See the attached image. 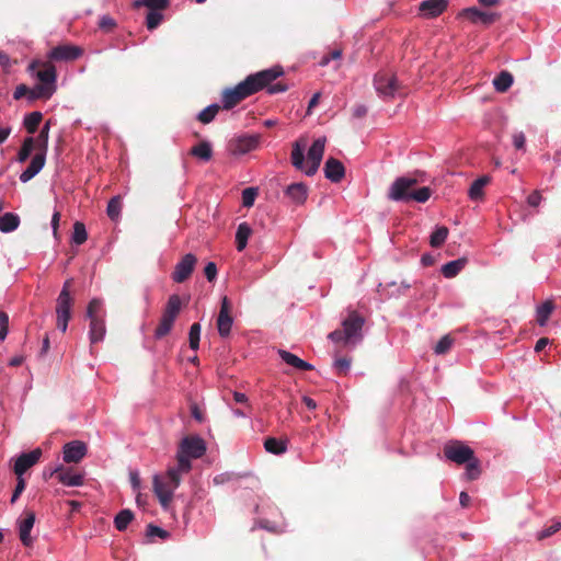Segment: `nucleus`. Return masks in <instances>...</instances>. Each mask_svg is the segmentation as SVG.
<instances>
[{
	"mask_svg": "<svg viewBox=\"0 0 561 561\" xmlns=\"http://www.w3.org/2000/svg\"><path fill=\"white\" fill-rule=\"evenodd\" d=\"M284 75L282 66H274L270 69L261 70L256 73L248 76L243 81L238 83L236 87L226 89L222 92V107L225 110H231L241 101L245 100L250 95L267 89L270 94L282 93L288 90V85L284 82L273 83L277 78Z\"/></svg>",
	"mask_w": 561,
	"mask_h": 561,
	"instance_id": "f257e3e1",
	"label": "nucleus"
},
{
	"mask_svg": "<svg viewBox=\"0 0 561 561\" xmlns=\"http://www.w3.org/2000/svg\"><path fill=\"white\" fill-rule=\"evenodd\" d=\"M325 137H320L316 139L307 153V162L305 163V149L306 142L302 140H297L293 145L290 160L291 164L300 171H304L306 175L311 176L314 175L321 164L324 148H325Z\"/></svg>",
	"mask_w": 561,
	"mask_h": 561,
	"instance_id": "f03ea898",
	"label": "nucleus"
},
{
	"mask_svg": "<svg viewBox=\"0 0 561 561\" xmlns=\"http://www.w3.org/2000/svg\"><path fill=\"white\" fill-rule=\"evenodd\" d=\"M416 184V179L407 176L398 178L389 188L388 198L396 202H427L432 191L426 186L414 190L413 187Z\"/></svg>",
	"mask_w": 561,
	"mask_h": 561,
	"instance_id": "7ed1b4c3",
	"label": "nucleus"
},
{
	"mask_svg": "<svg viewBox=\"0 0 561 561\" xmlns=\"http://www.w3.org/2000/svg\"><path fill=\"white\" fill-rule=\"evenodd\" d=\"M365 319L357 312L351 311L342 322V329H336L329 334V339L342 345H354L362 340V329Z\"/></svg>",
	"mask_w": 561,
	"mask_h": 561,
	"instance_id": "20e7f679",
	"label": "nucleus"
},
{
	"mask_svg": "<svg viewBox=\"0 0 561 561\" xmlns=\"http://www.w3.org/2000/svg\"><path fill=\"white\" fill-rule=\"evenodd\" d=\"M206 453V444L203 438L196 435L185 436L178 449L176 460L180 471L190 472L192 469L191 459H198Z\"/></svg>",
	"mask_w": 561,
	"mask_h": 561,
	"instance_id": "39448f33",
	"label": "nucleus"
},
{
	"mask_svg": "<svg viewBox=\"0 0 561 561\" xmlns=\"http://www.w3.org/2000/svg\"><path fill=\"white\" fill-rule=\"evenodd\" d=\"M182 472L178 467L169 468L164 476L153 477V492L162 507L167 508L173 500V492L181 483Z\"/></svg>",
	"mask_w": 561,
	"mask_h": 561,
	"instance_id": "423d86ee",
	"label": "nucleus"
},
{
	"mask_svg": "<svg viewBox=\"0 0 561 561\" xmlns=\"http://www.w3.org/2000/svg\"><path fill=\"white\" fill-rule=\"evenodd\" d=\"M85 317L89 320V339L91 344L103 341L106 333V311L101 299L93 298L89 302Z\"/></svg>",
	"mask_w": 561,
	"mask_h": 561,
	"instance_id": "0eeeda50",
	"label": "nucleus"
},
{
	"mask_svg": "<svg viewBox=\"0 0 561 561\" xmlns=\"http://www.w3.org/2000/svg\"><path fill=\"white\" fill-rule=\"evenodd\" d=\"M39 84L35 87L33 98L49 99L56 91V68L50 62H44L43 69L36 73Z\"/></svg>",
	"mask_w": 561,
	"mask_h": 561,
	"instance_id": "6e6552de",
	"label": "nucleus"
},
{
	"mask_svg": "<svg viewBox=\"0 0 561 561\" xmlns=\"http://www.w3.org/2000/svg\"><path fill=\"white\" fill-rule=\"evenodd\" d=\"M70 284L71 279L65 282L64 287L57 298L56 325L61 332H66L68 322L71 319V308L73 305V298L70 296Z\"/></svg>",
	"mask_w": 561,
	"mask_h": 561,
	"instance_id": "1a4fd4ad",
	"label": "nucleus"
},
{
	"mask_svg": "<svg viewBox=\"0 0 561 561\" xmlns=\"http://www.w3.org/2000/svg\"><path fill=\"white\" fill-rule=\"evenodd\" d=\"M445 457L457 465L467 463L474 457V451L462 442L453 440L444 447Z\"/></svg>",
	"mask_w": 561,
	"mask_h": 561,
	"instance_id": "9d476101",
	"label": "nucleus"
},
{
	"mask_svg": "<svg viewBox=\"0 0 561 561\" xmlns=\"http://www.w3.org/2000/svg\"><path fill=\"white\" fill-rule=\"evenodd\" d=\"M197 257L193 253L185 254L174 266L171 278L174 283L181 284L187 280L195 270Z\"/></svg>",
	"mask_w": 561,
	"mask_h": 561,
	"instance_id": "9b49d317",
	"label": "nucleus"
},
{
	"mask_svg": "<svg viewBox=\"0 0 561 561\" xmlns=\"http://www.w3.org/2000/svg\"><path fill=\"white\" fill-rule=\"evenodd\" d=\"M376 91L383 98L393 96L399 91V83L393 73L380 71L374 79Z\"/></svg>",
	"mask_w": 561,
	"mask_h": 561,
	"instance_id": "f8f14e48",
	"label": "nucleus"
},
{
	"mask_svg": "<svg viewBox=\"0 0 561 561\" xmlns=\"http://www.w3.org/2000/svg\"><path fill=\"white\" fill-rule=\"evenodd\" d=\"M42 457V449L35 448L30 453L21 454L14 462L13 471L16 477H23V474L33 466H35Z\"/></svg>",
	"mask_w": 561,
	"mask_h": 561,
	"instance_id": "ddd939ff",
	"label": "nucleus"
},
{
	"mask_svg": "<svg viewBox=\"0 0 561 561\" xmlns=\"http://www.w3.org/2000/svg\"><path fill=\"white\" fill-rule=\"evenodd\" d=\"M54 476L60 483L68 486H79L83 484V474L72 472L71 469H66L61 465L50 470V477Z\"/></svg>",
	"mask_w": 561,
	"mask_h": 561,
	"instance_id": "4468645a",
	"label": "nucleus"
},
{
	"mask_svg": "<svg viewBox=\"0 0 561 561\" xmlns=\"http://www.w3.org/2000/svg\"><path fill=\"white\" fill-rule=\"evenodd\" d=\"M83 50L73 45H59L54 47L48 54L49 59L51 60H76L82 55Z\"/></svg>",
	"mask_w": 561,
	"mask_h": 561,
	"instance_id": "2eb2a0df",
	"label": "nucleus"
},
{
	"mask_svg": "<svg viewBox=\"0 0 561 561\" xmlns=\"http://www.w3.org/2000/svg\"><path fill=\"white\" fill-rule=\"evenodd\" d=\"M232 317L230 316V306L227 297L222 298L220 311L217 318V329L219 335L226 337L229 335L232 327Z\"/></svg>",
	"mask_w": 561,
	"mask_h": 561,
	"instance_id": "dca6fc26",
	"label": "nucleus"
},
{
	"mask_svg": "<svg viewBox=\"0 0 561 561\" xmlns=\"http://www.w3.org/2000/svg\"><path fill=\"white\" fill-rule=\"evenodd\" d=\"M64 461L78 463L87 454V446L80 440H72L64 446Z\"/></svg>",
	"mask_w": 561,
	"mask_h": 561,
	"instance_id": "f3484780",
	"label": "nucleus"
},
{
	"mask_svg": "<svg viewBox=\"0 0 561 561\" xmlns=\"http://www.w3.org/2000/svg\"><path fill=\"white\" fill-rule=\"evenodd\" d=\"M447 0H425L420 3L419 10L424 18L434 19L447 9Z\"/></svg>",
	"mask_w": 561,
	"mask_h": 561,
	"instance_id": "a211bd4d",
	"label": "nucleus"
},
{
	"mask_svg": "<svg viewBox=\"0 0 561 561\" xmlns=\"http://www.w3.org/2000/svg\"><path fill=\"white\" fill-rule=\"evenodd\" d=\"M323 172L328 180L339 183L345 175V168L340 160L330 157L324 163Z\"/></svg>",
	"mask_w": 561,
	"mask_h": 561,
	"instance_id": "6ab92c4d",
	"label": "nucleus"
},
{
	"mask_svg": "<svg viewBox=\"0 0 561 561\" xmlns=\"http://www.w3.org/2000/svg\"><path fill=\"white\" fill-rule=\"evenodd\" d=\"M35 513L33 511H25L24 518L19 523V536L22 543L26 547L31 546L33 540L31 530L35 524Z\"/></svg>",
	"mask_w": 561,
	"mask_h": 561,
	"instance_id": "aec40b11",
	"label": "nucleus"
},
{
	"mask_svg": "<svg viewBox=\"0 0 561 561\" xmlns=\"http://www.w3.org/2000/svg\"><path fill=\"white\" fill-rule=\"evenodd\" d=\"M462 14L466 15L473 23H482L483 25H491L500 19V14L495 12H483L477 8H468L462 11Z\"/></svg>",
	"mask_w": 561,
	"mask_h": 561,
	"instance_id": "412c9836",
	"label": "nucleus"
},
{
	"mask_svg": "<svg viewBox=\"0 0 561 561\" xmlns=\"http://www.w3.org/2000/svg\"><path fill=\"white\" fill-rule=\"evenodd\" d=\"M46 161V156L44 153H35V156L32 158L28 167L21 173L20 180L23 183L28 182L32 180L36 174L41 172V170L44 168Z\"/></svg>",
	"mask_w": 561,
	"mask_h": 561,
	"instance_id": "4be33fe9",
	"label": "nucleus"
},
{
	"mask_svg": "<svg viewBox=\"0 0 561 561\" xmlns=\"http://www.w3.org/2000/svg\"><path fill=\"white\" fill-rule=\"evenodd\" d=\"M278 355L287 365H290L298 370L313 369V366L311 364L305 362L304 359L299 358L297 355L288 351L278 350Z\"/></svg>",
	"mask_w": 561,
	"mask_h": 561,
	"instance_id": "5701e85b",
	"label": "nucleus"
},
{
	"mask_svg": "<svg viewBox=\"0 0 561 561\" xmlns=\"http://www.w3.org/2000/svg\"><path fill=\"white\" fill-rule=\"evenodd\" d=\"M285 193L294 203L300 205L307 199L308 188L304 183H293Z\"/></svg>",
	"mask_w": 561,
	"mask_h": 561,
	"instance_id": "b1692460",
	"label": "nucleus"
},
{
	"mask_svg": "<svg viewBox=\"0 0 561 561\" xmlns=\"http://www.w3.org/2000/svg\"><path fill=\"white\" fill-rule=\"evenodd\" d=\"M190 154L204 162H208L213 158V148L210 142L207 140H202L191 148Z\"/></svg>",
	"mask_w": 561,
	"mask_h": 561,
	"instance_id": "393cba45",
	"label": "nucleus"
},
{
	"mask_svg": "<svg viewBox=\"0 0 561 561\" xmlns=\"http://www.w3.org/2000/svg\"><path fill=\"white\" fill-rule=\"evenodd\" d=\"M252 234V229L247 222H241L236 232V247L239 252L243 251L248 244V240Z\"/></svg>",
	"mask_w": 561,
	"mask_h": 561,
	"instance_id": "a878e982",
	"label": "nucleus"
},
{
	"mask_svg": "<svg viewBox=\"0 0 561 561\" xmlns=\"http://www.w3.org/2000/svg\"><path fill=\"white\" fill-rule=\"evenodd\" d=\"M20 226V217L14 213H5L0 216V231L8 233L16 230Z\"/></svg>",
	"mask_w": 561,
	"mask_h": 561,
	"instance_id": "bb28decb",
	"label": "nucleus"
},
{
	"mask_svg": "<svg viewBox=\"0 0 561 561\" xmlns=\"http://www.w3.org/2000/svg\"><path fill=\"white\" fill-rule=\"evenodd\" d=\"M467 259L460 257L455 261H450L442 266V274L446 278H453L459 274L460 271L466 266Z\"/></svg>",
	"mask_w": 561,
	"mask_h": 561,
	"instance_id": "cd10ccee",
	"label": "nucleus"
},
{
	"mask_svg": "<svg viewBox=\"0 0 561 561\" xmlns=\"http://www.w3.org/2000/svg\"><path fill=\"white\" fill-rule=\"evenodd\" d=\"M259 139L254 136H243L236 140L234 152L247 153L256 148Z\"/></svg>",
	"mask_w": 561,
	"mask_h": 561,
	"instance_id": "c85d7f7f",
	"label": "nucleus"
},
{
	"mask_svg": "<svg viewBox=\"0 0 561 561\" xmlns=\"http://www.w3.org/2000/svg\"><path fill=\"white\" fill-rule=\"evenodd\" d=\"M48 138H49V122H46L42 127L39 134L35 139V149L37 153H44L46 156L48 150Z\"/></svg>",
	"mask_w": 561,
	"mask_h": 561,
	"instance_id": "c756f323",
	"label": "nucleus"
},
{
	"mask_svg": "<svg viewBox=\"0 0 561 561\" xmlns=\"http://www.w3.org/2000/svg\"><path fill=\"white\" fill-rule=\"evenodd\" d=\"M182 301L179 295H171L168 299V302L164 307L163 313L165 317L176 319L181 311Z\"/></svg>",
	"mask_w": 561,
	"mask_h": 561,
	"instance_id": "7c9ffc66",
	"label": "nucleus"
},
{
	"mask_svg": "<svg viewBox=\"0 0 561 561\" xmlns=\"http://www.w3.org/2000/svg\"><path fill=\"white\" fill-rule=\"evenodd\" d=\"M513 76L508 71H501L493 80V85L497 92H506L513 84Z\"/></svg>",
	"mask_w": 561,
	"mask_h": 561,
	"instance_id": "2f4dec72",
	"label": "nucleus"
},
{
	"mask_svg": "<svg viewBox=\"0 0 561 561\" xmlns=\"http://www.w3.org/2000/svg\"><path fill=\"white\" fill-rule=\"evenodd\" d=\"M264 448L267 453L282 455L287 450V442L275 437H268L264 442Z\"/></svg>",
	"mask_w": 561,
	"mask_h": 561,
	"instance_id": "473e14b6",
	"label": "nucleus"
},
{
	"mask_svg": "<svg viewBox=\"0 0 561 561\" xmlns=\"http://www.w3.org/2000/svg\"><path fill=\"white\" fill-rule=\"evenodd\" d=\"M490 182V178L484 175L472 182L469 188V197L473 201L480 199L483 196V188Z\"/></svg>",
	"mask_w": 561,
	"mask_h": 561,
	"instance_id": "72a5a7b5",
	"label": "nucleus"
},
{
	"mask_svg": "<svg viewBox=\"0 0 561 561\" xmlns=\"http://www.w3.org/2000/svg\"><path fill=\"white\" fill-rule=\"evenodd\" d=\"M133 519L134 513L130 510H122L114 518L115 528L124 531Z\"/></svg>",
	"mask_w": 561,
	"mask_h": 561,
	"instance_id": "f704fd0d",
	"label": "nucleus"
},
{
	"mask_svg": "<svg viewBox=\"0 0 561 561\" xmlns=\"http://www.w3.org/2000/svg\"><path fill=\"white\" fill-rule=\"evenodd\" d=\"M35 149V139L33 137H27L23 140V144L18 152L16 161L20 163H24L31 156L32 151Z\"/></svg>",
	"mask_w": 561,
	"mask_h": 561,
	"instance_id": "c9c22d12",
	"label": "nucleus"
},
{
	"mask_svg": "<svg viewBox=\"0 0 561 561\" xmlns=\"http://www.w3.org/2000/svg\"><path fill=\"white\" fill-rule=\"evenodd\" d=\"M42 119H43V115L41 112H32V113L27 114L24 117V122H23V125H24L26 131L28 134H34L37 130Z\"/></svg>",
	"mask_w": 561,
	"mask_h": 561,
	"instance_id": "e433bc0d",
	"label": "nucleus"
},
{
	"mask_svg": "<svg viewBox=\"0 0 561 561\" xmlns=\"http://www.w3.org/2000/svg\"><path fill=\"white\" fill-rule=\"evenodd\" d=\"M448 233H449V230L445 226H440V227L436 228V230L430 237L431 247H433V248L442 247L445 243V241L448 237Z\"/></svg>",
	"mask_w": 561,
	"mask_h": 561,
	"instance_id": "4c0bfd02",
	"label": "nucleus"
},
{
	"mask_svg": "<svg viewBox=\"0 0 561 561\" xmlns=\"http://www.w3.org/2000/svg\"><path fill=\"white\" fill-rule=\"evenodd\" d=\"M219 111L220 106L218 104H211L199 112V114L197 115V119L202 124H209L214 121Z\"/></svg>",
	"mask_w": 561,
	"mask_h": 561,
	"instance_id": "58836bf2",
	"label": "nucleus"
},
{
	"mask_svg": "<svg viewBox=\"0 0 561 561\" xmlns=\"http://www.w3.org/2000/svg\"><path fill=\"white\" fill-rule=\"evenodd\" d=\"M72 242L77 245L83 244L88 239V232L85 226L81 221L73 224Z\"/></svg>",
	"mask_w": 561,
	"mask_h": 561,
	"instance_id": "ea45409f",
	"label": "nucleus"
},
{
	"mask_svg": "<svg viewBox=\"0 0 561 561\" xmlns=\"http://www.w3.org/2000/svg\"><path fill=\"white\" fill-rule=\"evenodd\" d=\"M174 321L175 320H173L172 318H169V317H165L164 314H162V317L159 321V324L154 331L156 337L161 339V337L165 336L171 331Z\"/></svg>",
	"mask_w": 561,
	"mask_h": 561,
	"instance_id": "a19ab883",
	"label": "nucleus"
},
{
	"mask_svg": "<svg viewBox=\"0 0 561 561\" xmlns=\"http://www.w3.org/2000/svg\"><path fill=\"white\" fill-rule=\"evenodd\" d=\"M122 210V198L121 196H114L110 199L106 208V214L112 220L119 218Z\"/></svg>",
	"mask_w": 561,
	"mask_h": 561,
	"instance_id": "79ce46f5",
	"label": "nucleus"
},
{
	"mask_svg": "<svg viewBox=\"0 0 561 561\" xmlns=\"http://www.w3.org/2000/svg\"><path fill=\"white\" fill-rule=\"evenodd\" d=\"M481 474V467H480V460L476 457L472 458V460H469L466 463V472L465 476L468 480H477Z\"/></svg>",
	"mask_w": 561,
	"mask_h": 561,
	"instance_id": "37998d69",
	"label": "nucleus"
},
{
	"mask_svg": "<svg viewBox=\"0 0 561 561\" xmlns=\"http://www.w3.org/2000/svg\"><path fill=\"white\" fill-rule=\"evenodd\" d=\"M553 304L551 301L543 302L537 310V321L540 325H545L550 314L553 311Z\"/></svg>",
	"mask_w": 561,
	"mask_h": 561,
	"instance_id": "c03bdc74",
	"label": "nucleus"
},
{
	"mask_svg": "<svg viewBox=\"0 0 561 561\" xmlns=\"http://www.w3.org/2000/svg\"><path fill=\"white\" fill-rule=\"evenodd\" d=\"M201 324L199 323H193L190 328L188 332V342L190 347L194 351H197L199 347V340H201Z\"/></svg>",
	"mask_w": 561,
	"mask_h": 561,
	"instance_id": "a18cd8bd",
	"label": "nucleus"
},
{
	"mask_svg": "<svg viewBox=\"0 0 561 561\" xmlns=\"http://www.w3.org/2000/svg\"><path fill=\"white\" fill-rule=\"evenodd\" d=\"M454 344V339L450 335L443 336L434 347V352L437 355H444L449 352Z\"/></svg>",
	"mask_w": 561,
	"mask_h": 561,
	"instance_id": "49530a36",
	"label": "nucleus"
},
{
	"mask_svg": "<svg viewBox=\"0 0 561 561\" xmlns=\"http://www.w3.org/2000/svg\"><path fill=\"white\" fill-rule=\"evenodd\" d=\"M135 5H145L150 9V11H159L168 7V0H137Z\"/></svg>",
	"mask_w": 561,
	"mask_h": 561,
	"instance_id": "de8ad7c7",
	"label": "nucleus"
},
{
	"mask_svg": "<svg viewBox=\"0 0 561 561\" xmlns=\"http://www.w3.org/2000/svg\"><path fill=\"white\" fill-rule=\"evenodd\" d=\"M257 196V188L247 187L242 191V205L244 207H251Z\"/></svg>",
	"mask_w": 561,
	"mask_h": 561,
	"instance_id": "09e8293b",
	"label": "nucleus"
},
{
	"mask_svg": "<svg viewBox=\"0 0 561 561\" xmlns=\"http://www.w3.org/2000/svg\"><path fill=\"white\" fill-rule=\"evenodd\" d=\"M162 21V14L158 11H149L146 19L147 28L152 31L158 27Z\"/></svg>",
	"mask_w": 561,
	"mask_h": 561,
	"instance_id": "8fccbe9b",
	"label": "nucleus"
},
{
	"mask_svg": "<svg viewBox=\"0 0 561 561\" xmlns=\"http://www.w3.org/2000/svg\"><path fill=\"white\" fill-rule=\"evenodd\" d=\"M146 535L149 538L159 537L161 539H167L169 537V533L153 524H149L147 526Z\"/></svg>",
	"mask_w": 561,
	"mask_h": 561,
	"instance_id": "3c124183",
	"label": "nucleus"
},
{
	"mask_svg": "<svg viewBox=\"0 0 561 561\" xmlns=\"http://www.w3.org/2000/svg\"><path fill=\"white\" fill-rule=\"evenodd\" d=\"M334 367L339 375H346L351 367V359L346 357L336 358L334 362Z\"/></svg>",
	"mask_w": 561,
	"mask_h": 561,
	"instance_id": "603ef678",
	"label": "nucleus"
},
{
	"mask_svg": "<svg viewBox=\"0 0 561 561\" xmlns=\"http://www.w3.org/2000/svg\"><path fill=\"white\" fill-rule=\"evenodd\" d=\"M560 528H561V523L553 522L549 527L541 530L538 534L537 538H538V540L546 539V538L550 537L551 535L556 534Z\"/></svg>",
	"mask_w": 561,
	"mask_h": 561,
	"instance_id": "864d4df0",
	"label": "nucleus"
},
{
	"mask_svg": "<svg viewBox=\"0 0 561 561\" xmlns=\"http://www.w3.org/2000/svg\"><path fill=\"white\" fill-rule=\"evenodd\" d=\"M9 328V316L4 311H0V341L7 337Z\"/></svg>",
	"mask_w": 561,
	"mask_h": 561,
	"instance_id": "5fc2aeb1",
	"label": "nucleus"
},
{
	"mask_svg": "<svg viewBox=\"0 0 561 561\" xmlns=\"http://www.w3.org/2000/svg\"><path fill=\"white\" fill-rule=\"evenodd\" d=\"M25 486H26V483H25L24 478L22 476L16 477V485H15V489H14L12 497H11V503H14L19 499V496L25 490Z\"/></svg>",
	"mask_w": 561,
	"mask_h": 561,
	"instance_id": "6e6d98bb",
	"label": "nucleus"
},
{
	"mask_svg": "<svg viewBox=\"0 0 561 561\" xmlns=\"http://www.w3.org/2000/svg\"><path fill=\"white\" fill-rule=\"evenodd\" d=\"M99 26L101 30H103L105 32H110L116 26V22L110 15H103L100 19Z\"/></svg>",
	"mask_w": 561,
	"mask_h": 561,
	"instance_id": "4d7b16f0",
	"label": "nucleus"
},
{
	"mask_svg": "<svg viewBox=\"0 0 561 561\" xmlns=\"http://www.w3.org/2000/svg\"><path fill=\"white\" fill-rule=\"evenodd\" d=\"M33 92H35V89L34 90H30L25 84H20L16 87L14 93H13V98L15 100H20L21 98L25 96V95H30L31 99H35L33 98Z\"/></svg>",
	"mask_w": 561,
	"mask_h": 561,
	"instance_id": "13d9d810",
	"label": "nucleus"
},
{
	"mask_svg": "<svg viewBox=\"0 0 561 561\" xmlns=\"http://www.w3.org/2000/svg\"><path fill=\"white\" fill-rule=\"evenodd\" d=\"M204 274L208 282H214L217 277V265L214 262L207 263L204 268Z\"/></svg>",
	"mask_w": 561,
	"mask_h": 561,
	"instance_id": "bf43d9fd",
	"label": "nucleus"
},
{
	"mask_svg": "<svg viewBox=\"0 0 561 561\" xmlns=\"http://www.w3.org/2000/svg\"><path fill=\"white\" fill-rule=\"evenodd\" d=\"M368 108L364 104H356L352 110V116L356 119H360L367 115Z\"/></svg>",
	"mask_w": 561,
	"mask_h": 561,
	"instance_id": "052dcab7",
	"label": "nucleus"
},
{
	"mask_svg": "<svg viewBox=\"0 0 561 561\" xmlns=\"http://www.w3.org/2000/svg\"><path fill=\"white\" fill-rule=\"evenodd\" d=\"M542 199V196H541V193L540 191L536 190L534 191L528 197H527V203L529 206L531 207H537L539 206L540 202Z\"/></svg>",
	"mask_w": 561,
	"mask_h": 561,
	"instance_id": "680f3d73",
	"label": "nucleus"
},
{
	"mask_svg": "<svg viewBox=\"0 0 561 561\" xmlns=\"http://www.w3.org/2000/svg\"><path fill=\"white\" fill-rule=\"evenodd\" d=\"M341 56H342V51L340 49H333L328 55L322 57L320 65L327 66L331 59H339V58H341Z\"/></svg>",
	"mask_w": 561,
	"mask_h": 561,
	"instance_id": "e2e57ef3",
	"label": "nucleus"
},
{
	"mask_svg": "<svg viewBox=\"0 0 561 561\" xmlns=\"http://www.w3.org/2000/svg\"><path fill=\"white\" fill-rule=\"evenodd\" d=\"M525 141H526V138H525L524 133L519 131V133H515L513 135V145L516 149H518V150L524 149Z\"/></svg>",
	"mask_w": 561,
	"mask_h": 561,
	"instance_id": "0e129e2a",
	"label": "nucleus"
},
{
	"mask_svg": "<svg viewBox=\"0 0 561 561\" xmlns=\"http://www.w3.org/2000/svg\"><path fill=\"white\" fill-rule=\"evenodd\" d=\"M60 221V211L55 210L51 217V228L55 237L58 234V227Z\"/></svg>",
	"mask_w": 561,
	"mask_h": 561,
	"instance_id": "69168bd1",
	"label": "nucleus"
},
{
	"mask_svg": "<svg viewBox=\"0 0 561 561\" xmlns=\"http://www.w3.org/2000/svg\"><path fill=\"white\" fill-rule=\"evenodd\" d=\"M549 344L548 337H540L535 345V352H541Z\"/></svg>",
	"mask_w": 561,
	"mask_h": 561,
	"instance_id": "338daca9",
	"label": "nucleus"
},
{
	"mask_svg": "<svg viewBox=\"0 0 561 561\" xmlns=\"http://www.w3.org/2000/svg\"><path fill=\"white\" fill-rule=\"evenodd\" d=\"M320 96H321V93L320 92H317L312 95V98L310 99L309 101V104H308V110L307 112L310 113L311 110L318 105L319 103V100H320Z\"/></svg>",
	"mask_w": 561,
	"mask_h": 561,
	"instance_id": "774afa93",
	"label": "nucleus"
}]
</instances>
